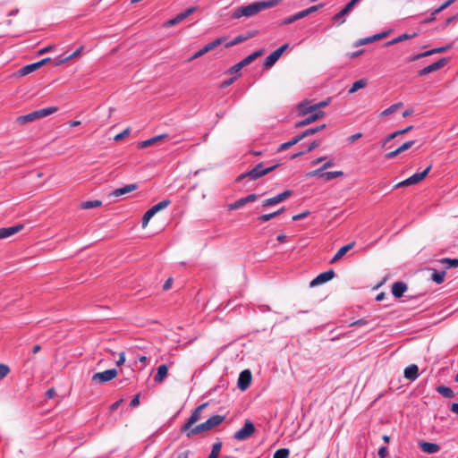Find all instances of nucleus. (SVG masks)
Wrapping results in <instances>:
<instances>
[{
	"instance_id": "obj_1",
	"label": "nucleus",
	"mask_w": 458,
	"mask_h": 458,
	"mask_svg": "<svg viewBox=\"0 0 458 458\" xmlns=\"http://www.w3.org/2000/svg\"><path fill=\"white\" fill-rule=\"evenodd\" d=\"M207 406L208 403H202L198 406L188 418L187 422L182 427V432H185L189 438L203 432L209 431L225 420V416L213 415L205 422L193 427V425L200 419V413Z\"/></svg>"
},
{
	"instance_id": "obj_2",
	"label": "nucleus",
	"mask_w": 458,
	"mask_h": 458,
	"mask_svg": "<svg viewBox=\"0 0 458 458\" xmlns=\"http://www.w3.org/2000/svg\"><path fill=\"white\" fill-rule=\"evenodd\" d=\"M282 0H262L253 2L248 5L239 6L233 11L231 18L240 19L242 17H252L266 9L277 5Z\"/></svg>"
},
{
	"instance_id": "obj_3",
	"label": "nucleus",
	"mask_w": 458,
	"mask_h": 458,
	"mask_svg": "<svg viewBox=\"0 0 458 458\" xmlns=\"http://www.w3.org/2000/svg\"><path fill=\"white\" fill-rule=\"evenodd\" d=\"M278 166V164L273 165L269 167L264 168L263 163H259L254 168L247 171L238 176L237 181L249 177L250 180H257L261 176L268 174Z\"/></svg>"
},
{
	"instance_id": "obj_4",
	"label": "nucleus",
	"mask_w": 458,
	"mask_h": 458,
	"mask_svg": "<svg viewBox=\"0 0 458 458\" xmlns=\"http://www.w3.org/2000/svg\"><path fill=\"white\" fill-rule=\"evenodd\" d=\"M170 199H164L157 204L152 206L142 217V226L146 227L149 220L159 211L165 209L170 205Z\"/></svg>"
},
{
	"instance_id": "obj_5",
	"label": "nucleus",
	"mask_w": 458,
	"mask_h": 458,
	"mask_svg": "<svg viewBox=\"0 0 458 458\" xmlns=\"http://www.w3.org/2000/svg\"><path fill=\"white\" fill-rule=\"evenodd\" d=\"M255 432L254 424L247 420L244 422L243 427L233 434V439L238 441H244L249 439Z\"/></svg>"
},
{
	"instance_id": "obj_6",
	"label": "nucleus",
	"mask_w": 458,
	"mask_h": 458,
	"mask_svg": "<svg viewBox=\"0 0 458 458\" xmlns=\"http://www.w3.org/2000/svg\"><path fill=\"white\" fill-rule=\"evenodd\" d=\"M431 165H428L424 171L416 173L410 176L409 178L398 182L394 188L403 187V186H410L413 184L419 183L420 181H422L429 173L431 169Z\"/></svg>"
},
{
	"instance_id": "obj_7",
	"label": "nucleus",
	"mask_w": 458,
	"mask_h": 458,
	"mask_svg": "<svg viewBox=\"0 0 458 458\" xmlns=\"http://www.w3.org/2000/svg\"><path fill=\"white\" fill-rule=\"evenodd\" d=\"M118 372L115 369H106L103 372L95 373L92 376V380L98 383H105L112 380L117 376Z\"/></svg>"
},
{
	"instance_id": "obj_8",
	"label": "nucleus",
	"mask_w": 458,
	"mask_h": 458,
	"mask_svg": "<svg viewBox=\"0 0 458 458\" xmlns=\"http://www.w3.org/2000/svg\"><path fill=\"white\" fill-rule=\"evenodd\" d=\"M448 62V58L443 57L439 59L438 61L424 67L423 69L420 70L418 72L419 76H425L430 72H433L435 71H437L441 68H443Z\"/></svg>"
},
{
	"instance_id": "obj_9",
	"label": "nucleus",
	"mask_w": 458,
	"mask_h": 458,
	"mask_svg": "<svg viewBox=\"0 0 458 458\" xmlns=\"http://www.w3.org/2000/svg\"><path fill=\"white\" fill-rule=\"evenodd\" d=\"M224 42V38H218L216 39H215L214 41L207 44L206 46H204L201 49H199L198 52H196L190 59L189 61H192L194 59H197L202 55H204L205 54H207L208 52L211 51L212 49H214L215 47H218L219 45H221L222 43Z\"/></svg>"
},
{
	"instance_id": "obj_10",
	"label": "nucleus",
	"mask_w": 458,
	"mask_h": 458,
	"mask_svg": "<svg viewBox=\"0 0 458 458\" xmlns=\"http://www.w3.org/2000/svg\"><path fill=\"white\" fill-rule=\"evenodd\" d=\"M292 194H293L292 191L286 190L273 198H269V199L263 200L262 206L268 207V206L276 205V204L285 200L287 198L292 196Z\"/></svg>"
},
{
	"instance_id": "obj_11",
	"label": "nucleus",
	"mask_w": 458,
	"mask_h": 458,
	"mask_svg": "<svg viewBox=\"0 0 458 458\" xmlns=\"http://www.w3.org/2000/svg\"><path fill=\"white\" fill-rule=\"evenodd\" d=\"M335 275V271L333 269H330V270H327L326 272H323V273L319 274L318 276H316L310 283V287H315V286H318L319 284H325V283L330 281L331 279H333Z\"/></svg>"
},
{
	"instance_id": "obj_12",
	"label": "nucleus",
	"mask_w": 458,
	"mask_h": 458,
	"mask_svg": "<svg viewBox=\"0 0 458 458\" xmlns=\"http://www.w3.org/2000/svg\"><path fill=\"white\" fill-rule=\"evenodd\" d=\"M251 372L249 369L242 371L238 377V387L242 391L246 390L251 383Z\"/></svg>"
},
{
	"instance_id": "obj_13",
	"label": "nucleus",
	"mask_w": 458,
	"mask_h": 458,
	"mask_svg": "<svg viewBox=\"0 0 458 458\" xmlns=\"http://www.w3.org/2000/svg\"><path fill=\"white\" fill-rule=\"evenodd\" d=\"M137 189H138L137 183L127 184V185H124L123 187L115 189L113 191H111L109 193V197H120V196L125 195L127 193H130Z\"/></svg>"
},
{
	"instance_id": "obj_14",
	"label": "nucleus",
	"mask_w": 458,
	"mask_h": 458,
	"mask_svg": "<svg viewBox=\"0 0 458 458\" xmlns=\"http://www.w3.org/2000/svg\"><path fill=\"white\" fill-rule=\"evenodd\" d=\"M353 7L348 3L339 13L332 17V20L337 24H343L345 21V15L352 11Z\"/></svg>"
},
{
	"instance_id": "obj_15",
	"label": "nucleus",
	"mask_w": 458,
	"mask_h": 458,
	"mask_svg": "<svg viewBox=\"0 0 458 458\" xmlns=\"http://www.w3.org/2000/svg\"><path fill=\"white\" fill-rule=\"evenodd\" d=\"M297 111L300 116H304L311 113H316L314 104H311V102L308 100L300 103L297 106Z\"/></svg>"
},
{
	"instance_id": "obj_16",
	"label": "nucleus",
	"mask_w": 458,
	"mask_h": 458,
	"mask_svg": "<svg viewBox=\"0 0 458 458\" xmlns=\"http://www.w3.org/2000/svg\"><path fill=\"white\" fill-rule=\"evenodd\" d=\"M24 227L23 225H16L10 227L0 228V240L8 238L17 233H19Z\"/></svg>"
},
{
	"instance_id": "obj_17",
	"label": "nucleus",
	"mask_w": 458,
	"mask_h": 458,
	"mask_svg": "<svg viewBox=\"0 0 458 458\" xmlns=\"http://www.w3.org/2000/svg\"><path fill=\"white\" fill-rule=\"evenodd\" d=\"M323 115H324V112H317V113L309 114V115L305 119L296 123L295 127L296 128L304 127L308 124L314 123L318 119L321 118Z\"/></svg>"
},
{
	"instance_id": "obj_18",
	"label": "nucleus",
	"mask_w": 458,
	"mask_h": 458,
	"mask_svg": "<svg viewBox=\"0 0 458 458\" xmlns=\"http://www.w3.org/2000/svg\"><path fill=\"white\" fill-rule=\"evenodd\" d=\"M414 140H409L402 144L399 148L394 149V151H391L386 155V157L388 159L394 158L397 157L402 152L408 150L410 148H411L414 145Z\"/></svg>"
},
{
	"instance_id": "obj_19",
	"label": "nucleus",
	"mask_w": 458,
	"mask_h": 458,
	"mask_svg": "<svg viewBox=\"0 0 458 458\" xmlns=\"http://www.w3.org/2000/svg\"><path fill=\"white\" fill-rule=\"evenodd\" d=\"M404 377L410 381H414L419 377V367L415 364H411L405 368Z\"/></svg>"
},
{
	"instance_id": "obj_20",
	"label": "nucleus",
	"mask_w": 458,
	"mask_h": 458,
	"mask_svg": "<svg viewBox=\"0 0 458 458\" xmlns=\"http://www.w3.org/2000/svg\"><path fill=\"white\" fill-rule=\"evenodd\" d=\"M406 290H407V285L403 282H395L392 285V294L395 298L402 297L403 295V293L406 292Z\"/></svg>"
},
{
	"instance_id": "obj_21",
	"label": "nucleus",
	"mask_w": 458,
	"mask_h": 458,
	"mask_svg": "<svg viewBox=\"0 0 458 458\" xmlns=\"http://www.w3.org/2000/svg\"><path fill=\"white\" fill-rule=\"evenodd\" d=\"M450 48V46H446V47H437V48H433V49H430V50H428V51H425L423 53H420L416 55H414L411 60L412 61H415V60H419L422 57H425V56H428V55H434V54H437V53H442L447 49Z\"/></svg>"
},
{
	"instance_id": "obj_22",
	"label": "nucleus",
	"mask_w": 458,
	"mask_h": 458,
	"mask_svg": "<svg viewBox=\"0 0 458 458\" xmlns=\"http://www.w3.org/2000/svg\"><path fill=\"white\" fill-rule=\"evenodd\" d=\"M420 447L424 453L427 454H435L439 451L440 447L437 444L435 443H429V442H420L419 443Z\"/></svg>"
},
{
	"instance_id": "obj_23",
	"label": "nucleus",
	"mask_w": 458,
	"mask_h": 458,
	"mask_svg": "<svg viewBox=\"0 0 458 458\" xmlns=\"http://www.w3.org/2000/svg\"><path fill=\"white\" fill-rule=\"evenodd\" d=\"M38 114L36 111H33L28 114L21 115L16 118V123L19 125H23L28 123L33 122L35 120H38Z\"/></svg>"
},
{
	"instance_id": "obj_24",
	"label": "nucleus",
	"mask_w": 458,
	"mask_h": 458,
	"mask_svg": "<svg viewBox=\"0 0 458 458\" xmlns=\"http://www.w3.org/2000/svg\"><path fill=\"white\" fill-rule=\"evenodd\" d=\"M355 242H350L338 250L335 255L331 259V263L336 262L340 259H342L350 250H352L354 246Z\"/></svg>"
},
{
	"instance_id": "obj_25",
	"label": "nucleus",
	"mask_w": 458,
	"mask_h": 458,
	"mask_svg": "<svg viewBox=\"0 0 458 458\" xmlns=\"http://www.w3.org/2000/svg\"><path fill=\"white\" fill-rule=\"evenodd\" d=\"M168 367L165 364H162L157 368V372L154 377L156 383H162L167 377Z\"/></svg>"
},
{
	"instance_id": "obj_26",
	"label": "nucleus",
	"mask_w": 458,
	"mask_h": 458,
	"mask_svg": "<svg viewBox=\"0 0 458 458\" xmlns=\"http://www.w3.org/2000/svg\"><path fill=\"white\" fill-rule=\"evenodd\" d=\"M38 68H40V64H38V62L30 64H27V65L21 67L18 71V74L20 76H25V75L30 74V72L38 70Z\"/></svg>"
},
{
	"instance_id": "obj_27",
	"label": "nucleus",
	"mask_w": 458,
	"mask_h": 458,
	"mask_svg": "<svg viewBox=\"0 0 458 458\" xmlns=\"http://www.w3.org/2000/svg\"><path fill=\"white\" fill-rule=\"evenodd\" d=\"M280 57H281V55L279 54V52L275 50L268 56H267V58L265 59V62H264V66L266 68L272 67Z\"/></svg>"
},
{
	"instance_id": "obj_28",
	"label": "nucleus",
	"mask_w": 458,
	"mask_h": 458,
	"mask_svg": "<svg viewBox=\"0 0 458 458\" xmlns=\"http://www.w3.org/2000/svg\"><path fill=\"white\" fill-rule=\"evenodd\" d=\"M306 16H307V13H306L305 10H302V11H301V12H299V13H295V14H293V15H292V16H290V17H288L286 19H284L282 21V24L283 25H288V24H291V23H293V22H294V21H298L300 19H302V18L306 17Z\"/></svg>"
},
{
	"instance_id": "obj_29",
	"label": "nucleus",
	"mask_w": 458,
	"mask_h": 458,
	"mask_svg": "<svg viewBox=\"0 0 458 458\" xmlns=\"http://www.w3.org/2000/svg\"><path fill=\"white\" fill-rule=\"evenodd\" d=\"M437 392L445 398H453L454 396V391L445 386H438L436 388Z\"/></svg>"
},
{
	"instance_id": "obj_30",
	"label": "nucleus",
	"mask_w": 458,
	"mask_h": 458,
	"mask_svg": "<svg viewBox=\"0 0 458 458\" xmlns=\"http://www.w3.org/2000/svg\"><path fill=\"white\" fill-rule=\"evenodd\" d=\"M83 49V47H79L77 50H75L72 54L66 55V56H60V59L56 62L57 65H60L67 61H70L77 56H79Z\"/></svg>"
},
{
	"instance_id": "obj_31",
	"label": "nucleus",
	"mask_w": 458,
	"mask_h": 458,
	"mask_svg": "<svg viewBox=\"0 0 458 458\" xmlns=\"http://www.w3.org/2000/svg\"><path fill=\"white\" fill-rule=\"evenodd\" d=\"M367 84L368 81L366 79L358 80L352 85V87L348 90V93L352 94L356 92L358 89L365 88Z\"/></svg>"
},
{
	"instance_id": "obj_32",
	"label": "nucleus",
	"mask_w": 458,
	"mask_h": 458,
	"mask_svg": "<svg viewBox=\"0 0 458 458\" xmlns=\"http://www.w3.org/2000/svg\"><path fill=\"white\" fill-rule=\"evenodd\" d=\"M58 108L55 106H49L43 109L36 110L38 119L50 115L57 112Z\"/></svg>"
},
{
	"instance_id": "obj_33",
	"label": "nucleus",
	"mask_w": 458,
	"mask_h": 458,
	"mask_svg": "<svg viewBox=\"0 0 458 458\" xmlns=\"http://www.w3.org/2000/svg\"><path fill=\"white\" fill-rule=\"evenodd\" d=\"M416 36V34H407V33H404V34H402L400 36H398L397 38L392 39L391 41H388L386 43V46H392V45H394V44H397L399 42H402L403 40H406V39H410V38H412Z\"/></svg>"
},
{
	"instance_id": "obj_34",
	"label": "nucleus",
	"mask_w": 458,
	"mask_h": 458,
	"mask_svg": "<svg viewBox=\"0 0 458 458\" xmlns=\"http://www.w3.org/2000/svg\"><path fill=\"white\" fill-rule=\"evenodd\" d=\"M222 448V443L217 441L213 444L211 453L209 454L208 458H218L220 451Z\"/></svg>"
},
{
	"instance_id": "obj_35",
	"label": "nucleus",
	"mask_w": 458,
	"mask_h": 458,
	"mask_svg": "<svg viewBox=\"0 0 458 458\" xmlns=\"http://www.w3.org/2000/svg\"><path fill=\"white\" fill-rule=\"evenodd\" d=\"M102 205V202L100 200H88L84 201L81 204V208L83 209H89V208H95L98 207H100Z\"/></svg>"
},
{
	"instance_id": "obj_36",
	"label": "nucleus",
	"mask_w": 458,
	"mask_h": 458,
	"mask_svg": "<svg viewBox=\"0 0 458 458\" xmlns=\"http://www.w3.org/2000/svg\"><path fill=\"white\" fill-rule=\"evenodd\" d=\"M440 262L445 266V268H452L458 267V259L444 258Z\"/></svg>"
},
{
	"instance_id": "obj_37",
	"label": "nucleus",
	"mask_w": 458,
	"mask_h": 458,
	"mask_svg": "<svg viewBox=\"0 0 458 458\" xmlns=\"http://www.w3.org/2000/svg\"><path fill=\"white\" fill-rule=\"evenodd\" d=\"M325 127H326V124L312 127V128L305 130L304 131L301 132V134H302L303 138H306V137H309L310 135H313V134L322 131Z\"/></svg>"
},
{
	"instance_id": "obj_38",
	"label": "nucleus",
	"mask_w": 458,
	"mask_h": 458,
	"mask_svg": "<svg viewBox=\"0 0 458 458\" xmlns=\"http://www.w3.org/2000/svg\"><path fill=\"white\" fill-rule=\"evenodd\" d=\"M343 175V172L342 171H333V172H325L323 171L322 172V174H321V177L324 178L325 180H333L336 177H339Z\"/></svg>"
},
{
	"instance_id": "obj_39",
	"label": "nucleus",
	"mask_w": 458,
	"mask_h": 458,
	"mask_svg": "<svg viewBox=\"0 0 458 458\" xmlns=\"http://www.w3.org/2000/svg\"><path fill=\"white\" fill-rule=\"evenodd\" d=\"M445 271L434 270L431 279L437 284H442L444 282Z\"/></svg>"
},
{
	"instance_id": "obj_40",
	"label": "nucleus",
	"mask_w": 458,
	"mask_h": 458,
	"mask_svg": "<svg viewBox=\"0 0 458 458\" xmlns=\"http://www.w3.org/2000/svg\"><path fill=\"white\" fill-rule=\"evenodd\" d=\"M184 20V17L183 15L181 13L177 14L175 17L168 20L166 22H165V26L166 27H172V26H174L176 25L177 23L182 21Z\"/></svg>"
},
{
	"instance_id": "obj_41",
	"label": "nucleus",
	"mask_w": 458,
	"mask_h": 458,
	"mask_svg": "<svg viewBox=\"0 0 458 458\" xmlns=\"http://www.w3.org/2000/svg\"><path fill=\"white\" fill-rule=\"evenodd\" d=\"M403 106V103L402 102H398V103H395L392 106H390L388 108L385 109L381 115L385 116V115H388L392 113H394V111H396L398 108L402 107Z\"/></svg>"
},
{
	"instance_id": "obj_42",
	"label": "nucleus",
	"mask_w": 458,
	"mask_h": 458,
	"mask_svg": "<svg viewBox=\"0 0 458 458\" xmlns=\"http://www.w3.org/2000/svg\"><path fill=\"white\" fill-rule=\"evenodd\" d=\"M289 454V449L280 448L275 452L273 458H288Z\"/></svg>"
},
{
	"instance_id": "obj_43",
	"label": "nucleus",
	"mask_w": 458,
	"mask_h": 458,
	"mask_svg": "<svg viewBox=\"0 0 458 458\" xmlns=\"http://www.w3.org/2000/svg\"><path fill=\"white\" fill-rule=\"evenodd\" d=\"M254 36V33L252 32H249L248 35L244 36V35H238L237 37H235L233 39V43H234L235 45L237 44H240L250 38H252Z\"/></svg>"
},
{
	"instance_id": "obj_44",
	"label": "nucleus",
	"mask_w": 458,
	"mask_h": 458,
	"mask_svg": "<svg viewBox=\"0 0 458 458\" xmlns=\"http://www.w3.org/2000/svg\"><path fill=\"white\" fill-rule=\"evenodd\" d=\"M279 216V212H273V213H269V214H265V215H261L258 217V220L260 221V222H267V221H269L270 219Z\"/></svg>"
},
{
	"instance_id": "obj_45",
	"label": "nucleus",
	"mask_w": 458,
	"mask_h": 458,
	"mask_svg": "<svg viewBox=\"0 0 458 458\" xmlns=\"http://www.w3.org/2000/svg\"><path fill=\"white\" fill-rule=\"evenodd\" d=\"M244 205H246L245 201H244L243 198H242V199L236 200L235 202L231 203L228 206V208L230 210H234V209H237V208H240L243 207Z\"/></svg>"
},
{
	"instance_id": "obj_46",
	"label": "nucleus",
	"mask_w": 458,
	"mask_h": 458,
	"mask_svg": "<svg viewBox=\"0 0 458 458\" xmlns=\"http://www.w3.org/2000/svg\"><path fill=\"white\" fill-rule=\"evenodd\" d=\"M157 141L156 137L150 138L148 140H143L139 143V148H148L153 144H155Z\"/></svg>"
},
{
	"instance_id": "obj_47",
	"label": "nucleus",
	"mask_w": 458,
	"mask_h": 458,
	"mask_svg": "<svg viewBox=\"0 0 458 458\" xmlns=\"http://www.w3.org/2000/svg\"><path fill=\"white\" fill-rule=\"evenodd\" d=\"M456 0H447L443 4H441L438 8L435 9V13H439L440 12L444 11L447 7H449L451 4H453Z\"/></svg>"
},
{
	"instance_id": "obj_48",
	"label": "nucleus",
	"mask_w": 458,
	"mask_h": 458,
	"mask_svg": "<svg viewBox=\"0 0 458 458\" xmlns=\"http://www.w3.org/2000/svg\"><path fill=\"white\" fill-rule=\"evenodd\" d=\"M10 372V369L5 364H0V380L7 376Z\"/></svg>"
},
{
	"instance_id": "obj_49",
	"label": "nucleus",
	"mask_w": 458,
	"mask_h": 458,
	"mask_svg": "<svg viewBox=\"0 0 458 458\" xmlns=\"http://www.w3.org/2000/svg\"><path fill=\"white\" fill-rule=\"evenodd\" d=\"M324 4H316V5H312L307 9H305V12L307 13V16L318 11L321 7H323Z\"/></svg>"
},
{
	"instance_id": "obj_50",
	"label": "nucleus",
	"mask_w": 458,
	"mask_h": 458,
	"mask_svg": "<svg viewBox=\"0 0 458 458\" xmlns=\"http://www.w3.org/2000/svg\"><path fill=\"white\" fill-rule=\"evenodd\" d=\"M130 128H126L123 131H122L121 133H118L117 135L114 136V140L115 141H120L122 140L124 137L128 136L130 134Z\"/></svg>"
},
{
	"instance_id": "obj_51",
	"label": "nucleus",
	"mask_w": 458,
	"mask_h": 458,
	"mask_svg": "<svg viewBox=\"0 0 458 458\" xmlns=\"http://www.w3.org/2000/svg\"><path fill=\"white\" fill-rule=\"evenodd\" d=\"M397 136H399V134L397 133V131H394L393 133L389 134L386 139L385 140L383 141L382 143V147H386V145L392 140L395 139Z\"/></svg>"
},
{
	"instance_id": "obj_52",
	"label": "nucleus",
	"mask_w": 458,
	"mask_h": 458,
	"mask_svg": "<svg viewBox=\"0 0 458 458\" xmlns=\"http://www.w3.org/2000/svg\"><path fill=\"white\" fill-rule=\"evenodd\" d=\"M263 54V50H258L248 55V58L250 60V63L255 61L258 57H259Z\"/></svg>"
},
{
	"instance_id": "obj_53",
	"label": "nucleus",
	"mask_w": 458,
	"mask_h": 458,
	"mask_svg": "<svg viewBox=\"0 0 458 458\" xmlns=\"http://www.w3.org/2000/svg\"><path fill=\"white\" fill-rule=\"evenodd\" d=\"M377 454L380 458H386L388 456V450L386 446H381Z\"/></svg>"
},
{
	"instance_id": "obj_54",
	"label": "nucleus",
	"mask_w": 458,
	"mask_h": 458,
	"mask_svg": "<svg viewBox=\"0 0 458 458\" xmlns=\"http://www.w3.org/2000/svg\"><path fill=\"white\" fill-rule=\"evenodd\" d=\"M361 137H362V134L360 132H357V133L352 134L350 137H348L347 140L349 143H353L354 141H356L357 140H359Z\"/></svg>"
},
{
	"instance_id": "obj_55",
	"label": "nucleus",
	"mask_w": 458,
	"mask_h": 458,
	"mask_svg": "<svg viewBox=\"0 0 458 458\" xmlns=\"http://www.w3.org/2000/svg\"><path fill=\"white\" fill-rule=\"evenodd\" d=\"M259 198V196L257 194H250L248 195L247 197L243 198L244 201H245V204L249 203V202H253L255 200H257Z\"/></svg>"
},
{
	"instance_id": "obj_56",
	"label": "nucleus",
	"mask_w": 458,
	"mask_h": 458,
	"mask_svg": "<svg viewBox=\"0 0 458 458\" xmlns=\"http://www.w3.org/2000/svg\"><path fill=\"white\" fill-rule=\"evenodd\" d=\"M371 42H373V40H372V37L364 38L360 39V40L355 44V46H356V47H358V46H361V45L368 44V43H371Z\"/></svg>"
},
{
	"instance_id": "obj_57",
	"label": "nucleus",
	"mask_w": 458,
	"mask_h": 458,
	"mask_svg": "<svg viewBox=\"0 0 458 458\" xmlns=\"http://www.w3.org/2000/svg\"><path fill=\"white\" fill-rule=\"evenodd\" d=\"M242 65L241 64V63H237L235 64L233 66H232L229 70L230 73H235V72H238L241 69H242Z\"/></svg>"
},
{
	"instance_id": "obj_58",
	"label": "nucleus",
	"mask_w": 458,
	"mask_h": 458,
	"mask_svg": "<svg viewBox=\"0 0 458 458\" xmlns=\"http://www.w3.org/2000/svg\"><path fill=\"white\" fill-rule=\"evenodd\" d=\"M320 145V141L319 140H313L307 148V152H310L312 151L314 148H316L317 147H318Z\"/></svg>"
},
{
	"instance_id": "obj_59",
	"label": "nucleus",
	"mask_w": 458,
	"mask_h": 458,
	"mask_svg": "<svg viewBox=\"0 0 458 458\" xmlns=\"http://www.w3.org/2000/svg\"><path fill=\"white\" fill-rule=\"evenodd\" d=\"M309 214H310L309 211H305V212H302L301 214L295 215V216H293V221L301 220L302 218L307 217Z\"/></svg>"
},
{
	"instance_id": "obj_60",
	"label": "nucleus",
	"mask_w": 458,
	"mask_h": 458,
	"mask_svg": "<svg viewBox=\"0 0 458 458\" xmlns=\"http://www.w3.org/2000/svg\"><path fill=\"white\" fill-rule=\"evenodd\" d=\"M327 104H328L327 101H321V102H318L317 104H314L316 113L317 112H321L320 108L326 106Z\"/></svg>"
},
{
	"instance_id": "obj_61",
	"label": "nucleus",
	"mask_w": 458,
	"mask_h": 458,
	"mask_svg": "<svg viewBox=\"0 0 458 458\" xmlns=\"http://www.w3.org/2000/svg\"><path fill=\"white\" fill-rule=\"evenodd\" d=\"M140 404V394H136L131 401L130 406L136 407Z\"/></svg>"
},
{
	"instance_id": "obj_62",
	"label": "nucleus",
	"mask_w": 458,
	"mask_h": 458,
	"mask_svg": "<svg viewBox=\"0 0 458 458\" xmlns=\"http://www.w3.org/2000/svg\"><path fill=\"white\" fill-rule=\"evenodd\" d=\"M196 11V7H190L186 9L184 12L182 13L184 19H186L188 16H190L191 13H193Z\"/></svg>"
},
{
	"instance_id": "obj_63",
	"label": "nucleus",
	"mask_w": 458,
	"mask_h": 458,
	"mask_svg": "<svg viewBox=\"0 0 458 458\" xmlns=\"http://www.w3.org/2000/svg\"><path fill=\"white\" fill-rule=\"evenodd\" d=\"M304 138H303L302 134L300 133L299 135H297L296 137H294L293 140H291L289 141L293 146V145L297 144L298 142H300L301 140H302Z\"/></svg>"
},
{
	"instance_id": "obj_64",
	"label": "nucleus",
	"mask_w": 458,
	"mask_h": 458,
	"mask_svg": "<svg viewBox=\"0 0 458 458\" xmlns=\"http://www.w3.org/2000/svg\"><path fill=\"white\" fill-rule=\"evenodd\" d=\"M293 145L291 144L290 141H287V142H284L283 144H281L278 148V151H284V150H286L288 149L289 148H291Z\"/></svg>"
}]
</instances>
